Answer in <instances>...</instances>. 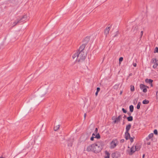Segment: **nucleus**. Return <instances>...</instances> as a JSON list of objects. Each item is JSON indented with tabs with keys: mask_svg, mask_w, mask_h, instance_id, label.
<instances>
[{
	"mask_svg": "<svg viewBox=\"0 0 158 158\" xmlns=\"http://www.w3.org/2000/svg\"><path fill=\"white\" fill-rule=\"evenodd\" d=\"M87 54L83 52H77L74 53L72 56L73 59L76 58L78 59H85L86 58Z\"/></svg>",
	"mask_w": 158,
	"mask_h": 158,
	"instance_id": "obj_1",
	"label": "nucleus"
},
{
	"mask_svg": "<svg viewBox=\"0 0 158 158\" xmlns=\"http://www.w3.org/2000/svg\"><path fill=\"white\" fill-rule=\"evenodd\" d=\"M89 40L88 37H86L84 40V43L82 44L79 47L78 50H77L76 52H83L86 45L87 44Z\"/></svg>",
	"mask_w": 158,
	"mask_h": 158,
	"instance_id": "obj_2",
	"label": "nucleus"
},
{
	"mask_svg": "<svg viewBox=\"0 0 158 158\" xmlns=\"http://www.w3.org/2000/svg\"><path fill=\"white\" fill-rule=\"evenodd\" d=\"M94 145V152L95 153H98L100 152L102 150V145L99 143H97Z\"/></svg>",
	"mask_w": 158,
	"mask_h": 158,
	"instance_id": "obj_3",
	"label": "nucleus"
},
{
	"mask_svg": "<svg viewBox=\"0 0 158 158\" xmlns=\"http://www.w3.org/2000/svg\"><path fill=\"white\" fill-rule=\"evenodd\" d=\"M136 150V148L135 147V146H133L131 147L130 150H127V153L130 155H131Z\"/></svg>",
	"mask_w": 158,
	"mask_h": 158,
	"instance_id": "obj_4",
	"label": "nucleus"
},
{
	"mask_svg": "<svg viewBox=\"0 0 158 158\" xmlns=\"http://www.w3.org/2000/svg\"><path fill=\"white\" fill-rule=\"evenodd\" d=\"M118 141L117 139L113 140L110 144V148H114L118 145Z\"/></svg>",
	"mask_w": 158,
	"mask_h": 158,
	"instance_id": "obj_5",
	"label": "nucleus"
},
{
	"mask_svg": "<svg viewBox=\"0 0 158 158\" xmlns=\"http://www.w3.org/2000/svg\"><path fill=\"white\" fill-rule=\"evenodd\" d=\"M140 88L141 90H142L143 92L146 93L147 91V88H148V87L144 84H141L140 85Z\"/></svg>",
	"mask_w": 158,
	"mask_h": 158,
	"instance_id": "obj_6",
	"label": "nucleus"
},
{
	"mask_svg": "<svg viewBox=\"0 0 158 158\" xmlns=\"http://www.w3.org/2000/svg\"><path fill=\"white\" fill-rule=\"evenodd\" d=\"M151 64H153V68L154 69H155L158 66V60H152L151 62Z\"/></svg>",
	"mask_w": 158,
	"mask_h": 158,
	"instance_id": "obj_7",
	"label": "nucleus"
},
{
	"mask_svg": "<svg viewBox=\"0 0 158 158\" xmlns=\"http://www.w3.org/2000/svg\"><path fill=\"white\" fill-rule=\"evenodd\" d=\"M94 145L93 144L87 147L86 151L88 152L93 151L94 152Z\"/></svg>",
	"mask_w": 158,
	"mask_h": 158,
	"instance_id": "obj_8",
	"label": "nucleus"
},
{
	"mask_svg": "<svg viewBox=\"0 0 158 158\" xmlns=\"http://www.w3.org/2000/svg\"><path fill=\"white\" fill-rule=\"evenodd\" d=\"M130 137V135L129 132H125L124 135V138L126 140H128Z\"/></svg>",
	"mask_w": 158,
	"mask_h": 158,
	"instance_id": "obj_9",
	"label": "nucleus"
},
{
	"mask_svg": "<svg viewBox=\"0 0 158 158\" xmlns=\"http://www.w3.org/2000/svg\"><path fill=\"white\" fill-rule=\"evenodd\" d=\"M27 18V16L26 15H23V17L20 19L19 20V21H20V23L25 21Z\"/></svg>",
	"mask_w": 158,
	"mask_h": 158,
	"instance_id": "obj_10",
	"label": "nucleus"
},
{
	"mask_svg": "<svg viewBox=\"0 0 158 158\" xmlns=\"http://www.w3.org/2000/svg\"><path fill=\"white\" fill-rule=\"evenodd\" d=\"M137 29L138 26H134L132 29V31L134 33H135L137 32Z\"/></svg>",
	"mask_w": 158,
	"mask_h": 158,
	"instance_id": "obj_11",
	"label": "nucleus"
},
{
	"mask_svg": "<svg viewBox=\"0 0 158 158\" xmlns=\"http://www.w3.org/2000/svg\"><path fill=\"white\" fill-rule=\"evenodd\" d=\"M110 30V27H107L105 30L104 33L106 35V36L108 34L109 31Z\"/></svg>",
	"mask_w": 158,
	"mask_h": 158,
	"instance_id": "obj_12",
	"label": "nucleus"
},
{
	"mask_svg": "<svg viewBox=\"0 0 158 158\" xmlns=\"http://www.w3.org/2000/svg\"><path fill=\"white\" fill-rule=\"evenodd\" d=\"M131 124H129L128 125H127L126 127V132H129V130H130L131 128Z\"/></svg>",
	"mask_w": 158,
	"mask_h": 158,
	"instance_id": "obj_13",
	"label": "nucleus"
},
{
	"mask_svg": "<svg viewBox=\"0 0 158 158\" xmlns=\"http://www.w3.org/2000/svg\"><path fill=\"white\" fill-rule=\"evenodd\" d=\"M122 118V116L121 115H119L118 117L116 118L114 121V123H118L119 122Z\"/></svg>",
	"mask_w": 158,
	"mask_h": 158,
	"instance_id": "obj_14",
	"label": "nucleus"
},
{
	"mask_svg": "<svg viewBox=\"0 0 158 158\" xmlns=\"http://www.w3.org/2000/svg\"><path fill=\"white\" fill-rule=\"evenodd\" d=\"M145 82L149 84H151L153 81L151 79H146L145 80Z\"/></svg>",
	"mask_w": 158,
	"mask_h": 158,
	"instance_id": "obj_15",
	"label": "nucleus"
},
{
	"mask_svg": "<svg viewBox=\"0 0 158 158\" xmlns=\"http://www.w3.org/2000/svg\"><path fill=\"white\" fill-rule=\"evenodd\" d=\"M153 136V134L152 133H151L146 138L147 140H148L152 138Z\"/></svg>",
	"mask_w": 158,
	"mask_h": 158,
	"instance_id": "obj_16",
	"label": "nucleus"
},
{
	"mask_svg": "<svg viewBox=\"0 0 158 158\" xmlns=\"http://www.w3.org/2000/svg\"><path fill=\"white\" fill-rule=\"evenodd\" d=\"M105 154L106 155L105 157V158H110V154L109 152L107 151L105 152Z\"/></svg>",
	"mask_w": 158,
	"mask_h": 158,
	"instance_id": "obj_17",
	"label": "nucleus"
},
{
	"mask_svg": "<svg viewBox=\"0 0 158 158\" xmlns=\"http://www.w3.org/2000/svg\"><path fill=\"white\" fill-rule=\"evenodd\" d=\"M60 125H58L56 126H55L54 129L55 131H57L60 128Z\"/></svg>",
	"mask_w": 158,
	"mask_h": 158,
	"instance_id": "obj_18",
	"label": "nucleus"
},
{
	"mask_svg": "<svg viewBox=\"0 0 158 158\" xmlns=\"http://www.w3.org/2000/svg\"><path fill=\"white\" fill-rule=\"evenodd\" d=\"M127 119L128 121H131L133 120V117L132 116H130L129 117H127Z\"/></svg>",
	"mask_w": 158,
	"mask_h": 158,
	"instance_id": "obj_19",
	"label": "nucleus"
},
{
	"mask_svg": "<svg viewBox=\"0 0 158 158\" xmlns=\"http://www.w3.org/2000/svg\"><path fill=\"white\" fill-rule=\"evenodd\" d=\"M130 110L131 112H132L134 110V106L133 105H130L129 106Z\"/></svg>",
	"mask_w": 158,
	"mask_h": 158,
	"instance_id": "obj_20",
	"label": "nucleus"
},
{
	"mask_svg": "<svg viewBox=\"0 0 158 158\" xmlns=\"http://www.w3.org/2000/svg\"><path fill=\"white\" fill-rule=\"evenodd\" d=\"M143 103L144 104H147L149 103V101L145 99L143 101Z\"/></svg>",
	"mask_w": 158,
	"mask_h": 158,
	"instance_id": "obj_21",
	"label": "nucleus"
},
{
	"mask_svg": "<svg viewBox=\"0 0 158 158\" xmlns=\"http://www.w3.org/2000/svg\"><path fill=\"white\" fill-rule=\"evenodd\" d=\"M20 21H19V20H17V21H15L14 23H13V24H14V25L13 26H15V25H16L18 23H20Z\"/></svg>",
	"mask_w": 158,
	"mask_h": 158,
	"instance_id": "obj_22",
	"label": "nucleus"
},
{
	"mask_svg": "<svg viewBox=\"0 0 158 158\" xmlns=\"http://www.w3.org/2000/svg\"><path fill=\"white\" fill-rule=\"evenodd\" d=\"M95 138L98 139H100V136L99 133H98L97 134L95 137Z\"/></svg>",
	"mask_w": 158,
	"mask_h": 158,
	"instance_id": "obj_23",
	"label": "nucleus"
},
{
	"mask_svg": "<svg viewBox=\"0 0 158 158\" xmlns=\"http://www.w3.org/2000/svg\"><path fill=\"white\" fill-rule=\"evenodd\" d=\"M141 105V103L140 102H139L137 104L136 108L138 109H139L140 108V106Z\"/></svg>",
	"mask_w": 158,
	"mask_h": 158,
	"instance_id": "obj_24",
	"label": "nucleus"
},
{
	"mask_svg": "<svg viewBox=\"0 0 158 158\" xmlns=\"http://www.w3.org/2000/svg\"><path fill=\"white\" fill-rule=\"evenodd\" d=\"M158 53V47H156L154 50V53Z\"/></svg>",
	"mask_w": 158,
	"mask_h": 158,
	"instance_id": "obj_25",
	"label": "nucleus"
},
{
	"mask_svg": "<svg viewBox=\"0 0 158 158\" xmlns=\"http://www.w3.org/2000/svg\"><path fill=\"white\" fill-rule=\"evenodd\" d=\"M135 148H136V151H138L139 150V149H140V148H141L140 146H139L138 145L135 146Z\"/></svg>",
	"mask_w": 158,
	"mask_h": 158,
	"instance_id": "obj_26",
	"label": "nucleus"
},
{
	"mask_svg": "<svg viewBox=\"0 0 158 158\" xmlns=\"http://www.w3.org/2000/svg\"><path fill=\"white\" fill-rule=\"evenodd\" d=\"M154 133L155 135H157L158 131H157V130L156 129H155L154 131Z\"/></svg>",
	"mask_w": 158,
	"mask_h": 158,
	"instance_id": "obj_27",
	"label": "nucleus"
},
{
	"mask_svg": "<svg viewBox=\"0 0 158 158\" xmlns=\"http://www.w3.org/2000/svg\"><path fill=\"white\" fill-rule=\"evenodd\" d=\"M129 139H130V141H131V143H132L133 141H134V139L132 137H130V138H129Z\"/></svg>",
	"mask_w": 158,
	"mask_h": 158,
	"instance_id": "obj_28",
	"label": "nucleus"
},
{
	"mask_svg": "<svg viewBox=\"0 0 158 158\" xmlns=\"http://www.w3.org/2000/svg\"><path fill=\"white\" fill-rule=\"evenodd\" d=\"M122 110L123 111V113H127V111L126 110H125L124 108H123L122 109Z\"/></svg>",
	"mask_w": 158,
	"mask_h": 158,
	"instance_id": "obj_29",
	"label": "nucleus"
},
{
	"mask_svg": "<svg viewBox=\"0 0 158 158\" xmlns=\"http://www.w3.org/2000/svg\"><path fill=\"white\" fill-rule=\"evenodd\" d=\"M119 34V32L118 31H117L116 32V34L114 36V37H115L117 35H118V34Z\"/></svg>",
	"mask_w": 158,
	"mask_h": 158,
	"instance_id": "obj_30",
	"label": "nucleus"
},
{
	"mask_svg": "<svg viewBox=\"0 0 158 158\" xmlns=\"http://www.w3.org/2000/svg\"><path fill=\"white\" fill-rule=\"evenodd\" d=\"M131 91H133L134 90V87L133 86V87H131Z\"/></svg>",
	"mask_w": 158,
	"mask_h": 158,
	"instance_id": "obj_31",
	"label": "nucleus"
},
{
	"mask_svg": "<svg viewBox=\"0 0 158 158\" xmlns=\"http://www.w3.org/2000/svg\"><path fill=\"white\" fill-rule=\"evenodd\" d=\"M98 129L97 128H96L94 131L95 133H97L98 132Z\"/></svg>",
	"mask_w": 158,
	"mask_h": 158,
	"instance_id": "obj_32",
	"label": "nucleus"
},
{
	"mask_svg": "<svg viewBox=\"0 0 158 158\" xmlns=\"http://www.w3.org/2000/svg\"><path fill=\"white\" fill-rule=\"evenodd\" d=\"M100 88L99 87H97V91H97V92H99L100 90Z\"/></svg>",
	"mask_w": 158,
	"mask_h": 158,
	"instance_id": "obj_33",
	"label": "nucleus"
},
{
	"mask_svg": "<svg viewBox=\"0 0 158 158\" xmlns=\"http://www.w3.org/2000/svg\"><path fill=\"white\" fill-rule=\"evenodd\" d=\"M124 142V139H122L121 140L120 142L121 143H123Z\"/></svg>",
	"mask_w": 158,
	"mask_h": 158,
	"instance_id": "obj_34",
	"label": "nucleus"
},
{
	"mask_svg": "<svg viewBox=\"0 0 158 158\" xmlns=\"http://www.w3.org/2000/svg\"><path fill=\"white\" fill-rule=\"evenodd\" d=\"M94 138H95V137H94V136H92L91 138H90V140H91V141H93L94 140Z\"/></svg>",
	"mask_w": 158,
	"mask_h": 158,
	"instance_id": "obj_35",
	"label": "nucleus"
},
{
	"mask_svg": "<svg viewBox=\"0 0 158 158\" xmlns=\"http://www.w3.org/2000/svg\"><path fill=\"white\" fill-rule=\"evenodd\" d=\"M133 65L135 67H136V63H133Z\"/></svg>",
	"mask_w": 158,
	"mask_h": 158,
	"instance_id": "obj_36",
	"label": "nucleus"
},
{
	"mask_svg": "<svg viewBox=\"0 0 158 158\" xmlns=\"http://www.w3.org/2000/svg\"><path fill=\"white\" fill-rule=\"evenodd\" d=\"M143 31H141V33H140V34H141V37H142L143 35Z\"/></svg>",
	"mask_w": 158,
	"mask_h": 158,
	"instance_id": "obj_37",
	"label": "nucleus"
},
{
	"mask_svg": "<svg viewBox=\"0 0 158 158\" xmlns=\"http://www.w3.org/2000/svg\"><path fill=\"white\" fill-rule=\"evenodd\" d=\"M137 102V101H134V102H133V104H136V103Z\"/></svg>",
	"mask_w": 158,
	"mask_h": 158,
	"instance_id": "obj_38",
	"label": "nucleus"
},
{
	"mask_svg": "<svg viewBox=\"0 0 158 158\" xmlns=\"http://www.w3.org/2000/svg\"><path fill=\"white\" fill-rule=\"evenodd\" d=\"M119 60V64H120L121 63V62L123 60Z\"/></svg>",
	"mask_w": 158,
	"mask_h": 158,
	"instance_id": "obj_39",
	"label": "nucleus"
},
{
	"mask_svg": "<svg viewBox=\"0 0 158 158\" xmlns=\"http://www.w3.org/2000/svg\"><path fill=\"white\" fill-rule=\"evenodd\" d=\"M98 92H97V91H96V92L95 94V95H96V96H97V95H98Z\"/></svg>",
	"mask_w": 158,
	"mask_h": 158,
	"instance_id": "obj_40",
	"label": "nucleus"
},
{
	"mask_svg": "<svg viewBox=\"0 0 158 158\" xmlns=\"http://www.w3.org/2000/svg\"><path fill=\"white\" fill-rule=\"evenodd\" d=\"M127 114H128V115H129V116H131V113H130V112H128L127 113Z\"/></svg>",
	"mask_w": 158,
	"mask_h": 158,
	"instance_id": "obj_41",
	"label": "nucleus"
},
{
	"mask_svg": "<svg viewBox=\"0 0 158 158\" xmlns=\"http://www.w3.org/2000/svg\"><path fill=\"white\" fill-rule=\"evenodd\" d=\"M95 133H93V134H92V136H95L96 135H95Z\"/></svg>",
	"mask_w": 158,
	"mask_h": 158,
	"instance_id": "obj_42",
	"label": "nucleus"
},
{
	"mask_svg": "<svg viewBox=\"0 0 158 158\" xmlns=\"http://www.w3.org/2000/svg\"><path fill=\"white\" fill-rule=\"evenodd\" d=\"M147 144L148 145H150V142H148V143H147Z\"/></svg>",
	"mask_w": 158,
	"mask_h": 158,
	"instance_id": "obj_43",
	"label": "nucleus"
},
{
	"mask_svg": "<svg viewBox=\"0 0 158 158\" xmlns=\"http://www.w3.org/2000/svg\"><path fill=\"white\" fill-rule=\"evenodd\" d=\"M86 116V113H85V114H84V118H85V116Z\"/></svg>",
	"mask_w": 158,
	"mask_h": 158,
	"instance_id": "obj_44",
	"label": "nucleus"
},
{
	"mask_svg": "<svg viewBox=\"0 0 158 158\" xmlns=\"http://www.w3.org/2000/svg\"><path fill=\"white\" fill-rule=\"evenodd\" d=\"M119 59H123V57H120L119 58Z\"/></svg>",
	"mask_w": 158,
	"mask_h": 158,
	"instance_id": "obj_45",
	"label": "nucleus"
},
{
	"mask_svg": "<svg viewBox=\"0 0 158 158\" xmlns=\"http://www.w3.org/2000/svg\"><path fill=\"white\" fill-rule=\"evenodd\" d=\"M106 56H105L103 58V59H105V58H107L106 57Z\"/></svg>",
	"mask_w": 158,
	"mask_h": 158,
	"instance_id": "obj_46",
	"label": "nucleus"
},
{
	"mask_svg": "<svg viewBox=\"0 0 158 158\" xmlns=\"http://www.w3.org/2000/svg\"><path fill=\"white\" fill-rule=\"evenodd\" d=\"M132 75V73H130V74H129V76H131Z\"/></svg>",
	"mask_w": 158,
	"mask_h": 158,
	"instance_id": "obj_47",
	"label": "nucleus"
},
{
	"mask_svg": "<svg viewBox=\"0 0 158 158\" xmlns=\"http://www.w3.org/2000/svg\"><path fill=\"white\" fill-rule=\"evenodd\" d=\"M145 156V154H143V158Z\"/></svg>",
	"mask_w": 158,
	"mask_h": 158,
	"instance_id": "obj_48",
	"label": "nucleus"
},
{
	"mask_svg": "<svg viewBox=\"0 0 158 158\" xmlns=\"http://www.w3.org/2000/svg\"><path fill=\"white\" fill-rule=\"evenodd\" d=\"M151 86H152V83L151 84H149Z\"/></svg>",
	"mask_w": 158,
	"mask_h": 158,
	"instance_id": "obj_49",
	"label": "nucleus"
},
{
	"mask_svg": "<svg viewBox=\"0 0 158 158\" xmlns=\"http://www.w3.org/2000/svg\"><path fill=\"white\" fill-rule=\"evenodd\" d=\"M126 115H124V116L123 118H126Z\"/></svg>",
	"mask_w": 158,
	"mask_h": 158,
	"instance_id": "obj_50",
	"label": "nucleus"
},
{
	"mask_svg": "<svg viewBox=\"0 0 158 158\" xmlns=\"http://www.w3.org/2000/svg\"><path fill=\"white\" fill-rule=\"evenodd\" d=\"M2 48L0 46V50Z\"/></svg>",
	"mask_w": 158,
	"mask_h": 158,
	"instance_id": "obj_51",
	"label": "nucleus"
},
{
	"mask_svg": "<svg viewBox=\"0 0 158 158\" xmlns=\"http://www.w3.org/2000/svg\"><path fill=\"white\" fill-rule=\"evenodd\" d=\"M91 58V57H88V59H89V58Z\"/></svg>",
	"mask_w": 158,
	"mask_h": 158,
	"instance_id": "obj_52",
	"label": "nucleus"
},
{
	"mask_svg": "<svg viewBox=\"0 0 158 158\" xmlns=\"http://www.w3.org/2000/svg\"><path fill=\"white\" fill-rule=\"evenodd\" d=\"M122 93V92H120V94H121Z\"/></svg>",
	"mask_w": 158,
	"mask_h": 158,
	"instance_id": "obj_53",
	"label": "nucleus"
},
{
	"mask_svg": "<svg viewBox=\"0 0 158 158\" xmlns=\"http://www.w3.org/2000/svg\"><path fill=\"white\" fill-rule=\"evenodd\" d=\"M80 61V60H78V62H79Z\"/></svg>",
	"mask_w": 158,
	"mask_h": 158,
	"instance_id": "obj_54",
	"label": "nucleus"
},
{
	"mask_svg": "<svg viewBox=\"0 0 158 158\" xmlns=\"http://www.w3.org/2000/svg\"><path fill=\"white\" fill-rule=\"evenodd\" d=\"M155 59V60H156V58H154V59Z\"/></svg>",
	"mask_w": 158,
	"mask_h": 158,
	"instance_id": "obj_55",
	"label": "nucleus"
},
{
	"mask_svg": "<svg viewBox=\"0 0 158 158\" xmlns=\"http://www.w3.org/2000/svg\"><path fill=\"white\" fill-rule=\"evenodd\" d=\"M0 158H3V157H0Z\"/></svg>",
	"mask_w": 158,
	"mask_h": 158,
	"instance_id": "obj_56",
	"label": "nucleus"
}]
</instances>
